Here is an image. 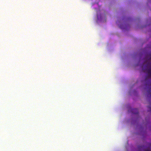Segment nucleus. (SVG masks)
<instances>
[{
  "instance_id": "obj_2",
  "label": "nucleus",
  "mask_w": 151,
  "mask_h": 151,
  "mask_svg": "<svg viewBox=\"0 0 151 151\" xmlns=\"http://www.w3.org/2000/svg\"><path fill=\"white\" fill-rule=\"evenodd\" d=\"M148 73L150 74L151 75V70H148Z\"/></svg>"
},
{
  "instance_id": "obj_4",
  "label": "nucleus",
  "mask_w": 151,
  "mask_h": 151,
  "mask_svg": "<svg viewBox=\"0 0 151 151\" xmlns=\"http://www.w3.org/2000/svg\"><path fill=\"white\" fill-rule=\"evenodd\" d=\"M145 151H151V150L149 149H147L145 150Z\"/></svg>"
},
{
  "instance_id": "obj_1",
  "label": "nucleus",
  "mask_w": 151,
  "mask_h": 151,
  "mask_svg": "<svg viewBox=\"0 0 151 151\" xmlns=\"http://www.w3.org/2000/svg\"><path fill=\"white\" fill-rule=\"evenodd\" d=\"M133 113L135 114H137L138 113V110L137 109H132Z\"/></svg>"
},
{
  "instance_id": "obj_3",
  "label": "nucleus",
  "mask_w": 151,
  "mask_h": 151,
  "mask_svg": "<svg viewBox=\"0 0 151 151\" xmlns=\"http://www.w3.org/2000/svg\"><path fill=\"white\" fill-rule=\"evenodd\" d=\"M148 107L150 109V110L149 111H151V106H148Z\"/></svg>"
}]
</instances>
